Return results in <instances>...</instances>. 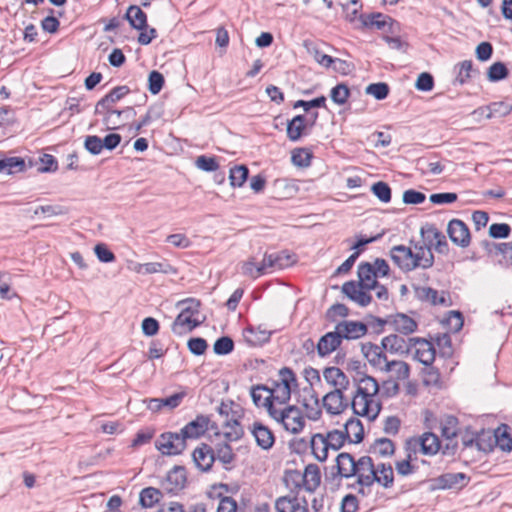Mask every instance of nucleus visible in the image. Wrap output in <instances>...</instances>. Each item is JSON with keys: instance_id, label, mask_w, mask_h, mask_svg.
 <instances>
[{"instance_id": "obj_1", "label": "nucleus", "mask_w": 512, "mask_h": 512, "mask_svg": "<svg viewBox=\"0 0 512 512\" xmlns=\"http://www.w3.org/2000/svg\"><path fill=\"white\" fill-rule=\"evenodd\" d=\"M356 391L351 400L354 414L375 420L382 408L379 394L390 398L398 394L399 385L394 381H385L381 388L375 378L365 373L358 372L353 378Z\"/></svg>"}, {"instance_id": "obj_2", "label": "nucleus", "mask_w": 512, "mask_h": 512, "mask_svg": "<svg viewBox=\"0 0 512 512\" xmlns=\"http://www.w3.org/2000/svg\"><path fill=\"white\" fill-rule=\"evenodd\" d=\"M390 258L403 272H410L417 268L428 269L434 263L431 248L425 243H414L413 247L396 245L390 249Z\"/></svg>"}, {"instance_id": "obj_3", "label": "nucleus", "mask_w": 512, "mask_h": 512, "mask_svg": "<svg viewBox=\"0 0 512 512\" xmlns=\"http://www.w3.org/2000/svg\"><path fill=\"white\" fill-rule=\"evenodd\" d=\"M180 313L171 325L172 332L177 336H183L192 332L200 326L203 319H200V302L194 299H187L181 303Z\"/></svg>"}, {"instance_id": "obj_4", "label": "nucleus", "mask_w": 512, "mask_h": 512, "mask_svg": "<svg viewBox=\"0 0 512 512\" xmlns=\"http://www.w3.org/2000/svg\"><path fill=\"white\" fill-rule=\"evenodd\" d=\"M269 416L291 434H299L305 427V417L295 405L269 407Z\"/></svg>"}, {"instance_id": "obj_5", "label": "nucleus", "mask_w": 512, "mask_h": 512, "mask_svg": "<svg viewBox=\"0 0 512 512\" xmlns=\"http://www.w3.org/2000/svg\"><path fill=\"white\" fill-rule=\"evenodd\" d=\"M278 375L279 379L273 382L272 387H268V394L277 406L288 405L292 390L297 386L296 375L288 367L281 368Z\"/></svg>"}, {"instance_id": "obj_6", "label": "nucleus", "mask_w": 512, "mask_h": 512, "mask_svg": "<svg viewBox=\"0 0 512 512\" xmlns=\"http://www.w3.org/2000/svg\"><path fill=\"white\" fill-rule=\"evenodd\" d=\"M356 469L357 473H355L354 477L357 478L358 494L366 496L370 492L371 486L375 483L376 465L370 456H362L357 460Z\"/></svg>"}, {"instance_id": "obj_7", "label": "nucleus", "mask_w": 512, "mask_h": 512, "mask_svg": "<svg viewBox=\"0 0 512 512\" xmlns=\"http://www.w3.org/2000/svg\"><path fill=\"white\" fill-rule=\"evenodd\" d=\"M290 480L293 482L295 488L303 486L306 491L314 492L320 485L321 476L319 467L315 464H309L306 466L303 474L298 471L290 472L287 482Z\"/></svg>"}, {"instance_id": "obj_8", "label": "nucleus", "mask_w": 512, "mask_h": 512, "mask_svg": "<svg viewBox=\"0 0 512 512\" xmlns=\"http://www.w3.org/2000/svg\"><path fill=\"white\" fill-rule=\"evenodd\" d=\"M414 339L415 337L391 333L382 338L381 345L385 351L403 357L410 354Z\"/></svg>"}, {"instance_id": "obj_9", "label": "nucleus", "mask_w": 512, "mask_h": 512, "mask_svg": "<svg viewBox=\"0 0 512 512\" xmlns=\"http://www.w3.org/2000/svg\"><path fill=\"white\" fill-rule=\"evenodd\" d=\"M407 449L416 453L420 451L424 455H435L440 449L438 436L431 432H425L421 436L412 437L406 442Z\"/></svg>"}, {"instance_id": "obj_10", "label": "nucleus", "mask_w": 512, "mask_h": 512, "mask_svg": "<svg viewBox=\"0 0 512 512\" xmlns=\"http://www.w3.org/2000/svg\"><path fill=\"white\" fill-rule=\"evenodd\" d=\"M156 447L163 455H178L186 448V440L181 432H165L157 439Z\"/></svg>"}, {"instance_id": "obj_11", "label": "nucleus", "mask_w": 512, "mask_h": 512, "mask_svg": "<svg viewBox=\"0 0 512 512\" xmlns=\"http://www.w3.org/2000/svg\"><path fill=\"white\" fill-rule=\"evenodd\" d=\"M359 20L364 27H375L378 30L390 33L394 32L393 27L395 25H399L393 18L380 12H373L367 15L362 14L359 16Z\"/></svg>"}, {"instance_id": "obj_12", "label": "nucleus", "mask_w": 512, "mask_h": 512, "mask_svg": "<svg viewBox=\"0 0 512 512\" xmlns=\"http://www.w3.org/2000/svg\"><path fill=\"white\" fill-rule=\"evenodd\" d=\"M192 460L201 472H209L215 462L214 449L206 443H201L194 449Z\"/></svg>"}, {"instance_id": "obj_13", "label": "nucleus", "mask_w": 512, "mask_h": 512, "mask_svg": "<svg viewBox=\"0 0 512 512\" xmlns=\"http://www.w3.org/2000/svg\"><path fill=\"white\" fill-rule=\"evenodd\" d=\"M413 348H415L413 359L420 362L424 366L433 364L436 356V351L433 344L420 337H415L413 341Z\"/></svg>"}, {"instance_id": "obj_14", "label": "nucleus", "mask_w": 512, "mask_h": 512, "mask_svg": "<svg viewBox=\"0 0 512 512\" xmlns=\"http://www.w3.org/2000/svg\"><path fill=\"white\" fill-rule=\"evenodd\" d=\"M345 391L331 390L323 397V406L327 413L337 415L342 413L351 401L344 396Z\"/></svg>"}, {"instance_id": "obj_15", "label": "nucleus", "mask_w": 512, "mask_h": 512, "mask_svg": "<svg viewBox=\"0 0 512 512\" xmlns=\"http://www.w3.org/2000/svg\"><path fill=\"white\" fill-rule=\"evenodd\" d=\"M447 233L450 240L457 246L465 248L470 244V231L467 225L459 219H452L448 223Z\"/></svg>"}, {"instance_id": "obj_16", "label": "nucleus", "mask_w": 512, "mask_h": 512, "mask_svg": "<svg viewBox=\"0 0 512 512\" xmlns=\"http://www.w3.org/2000/svg\"><path fill=\"white\" fill-rule=\"evenodd\" d=\"M335 329L341 340H355L367 333V326L363 322L344 320L336 324Z\"/></svg>"}, {"instance_id": "obj_17", "label": "nucleus", "mask_w": 512, "mask_h": 512, "mask_svg": "<svg viewBox=\"0 0 512 512\" xmlns=\"http://www.w3.org/2000/svg\"><path fill=\"white\" fill-rule=\"evenodd\" d=\"M415 296L420 301L428 302L432 305L449 306L450 297L445 291H437L431 287H415Z\"/></svg>"}, {"instance_id": "obj_18", "label": "nucleus", "mask_w": 512, "mask_h": 512, "mask_svg": "<svg viewBox=\"0 0 512 512\" xmlns=\"http://www.w3.org/2000/svg\"><path fill=\"white\" fill-rule=\"evenodd\" d=\"M368 291L369 290L362 288L355 281H348L342 285V293L361 307H366L372 300V297Z\"/></svg>"}, {"instance_id": "obj_19", "label": "nucleus", "mask_w": 512, "mask_h": 512, "mask_svg": "<svg viewBox=\"0 0 512 512\" xmlns=\"http://www.w3.org/2000/svg\"><path fill=\"white\" fill-rule=\"evenodd\" d=\"M250 432L256 444L263 450H269L275 443V436L272 430L261 422H254L250 426Z\"/></svg>"}, {"instance_id": "obj_20", "label": "nucleus", "mask_w": 512, "mask_h": 512, "mask_svg": "<svg viewBox=\"0 0 512 512\" xmlns=\"http://www.w3.org/2000/svg\"><path fill=\"white\" fill-rule=\"evenodd\" d=\"M325 382L333 389L338 391H346L350 386L348 376L338 367H327L323 371Z\"/></svg>"}, {"instance_id": "obj_21", "label": "nucleus", "mask_w": 512, "mask_h": 512, "mask_svg": "<svg viewBox=\"0 0 512 512\" xmlns=\"http://www.w3.org/2000/svg\"><path fill=\"white\" fill-rule=\"evenodd\" d=\"M210 417L207 415H198L194 420L187 423L181 433L186 439H197L204 435L209 429Z\"/></svg>"}, {"instance_id": "obj_22", "label": "nucleus", "mask_w": 512, "mask_h": 512, "mask_svg": "<svg viewBox=\"0 0 512 512\" xmlns=\"http://www.w3.org/2000/svg\"><path fill=\"white\" fill-rule=\"evenodd\" d=\"M362 352L367 361L375 368L384 371L388 365V359L386 354L383 352L382 345H376L373 343H367L362 346Z\"/></svg>"}, {"instance_id": "obj_23", "label": "nucleus", "mask_w": 512, "mask_h": 512, "mask_svg": "<svg viewBox=\"0 0 512 512\" xmlns=\"http://www.w3.org/2000/svg\"><path fill=\"white\" fill-rule=\"evenodd\" d=\"M186 480V469L183 466H174L168 472L163 488L169 493H176L184 488Z\"/></svg>"}, {"instance_id": "obj_24", "label": "nucleus", "mask_w": 512, "mask_h": 512, "mask_svg": "<svg viewBox=\"0 0 512 512\" xmlns=\"http://www.w3.org/2000/svg\"><path fill=\"white\" fill-rule=\"evenodd\" d=\"M341 343V336H339L336 329L334 331L327 332L317 343V353L320 357H326L334 352Z\"/></svg>"}, {"instance_id": "obj_25", "label": "nucleus", "mask_w": 512, "mask_h": 512, "mask_svg": "<svg viewBox=\"0 0 512 512\" xmlns=\"http://www.w3.org/2000/svg\"><path fill=\"white\" fill-rule=\"evenodd\" d=\"M275 509L277 512H309L305 498L302 503L297 497L282 496L276 499Z\"/></svg>"}, {"instance_id": "obj_26", "label": "nucleus", "mask_w": 512, "mask_h": 512, "mask_svg": "<svg viewBox=\"0 0 512 512\" xmlns=\"http://www.w3.org/2000/svg\"><path fill=\"white\" fill-rule=\"evenodd\" d=\"M357 461L349 453L343 452L336 457L337 475L341 478H351L357 473Z\"/></svg>"}, {"instance_id": "obj_27", "label": "nucleus", "mask_w": 512, "mask_h": 512, "mask_svg": "<svg viewBox=\"0 0 512 512\" xmlns=\"http://www.w3.org/2000/svg\"><path fill=\"white\" fill-rule=\"evenodd\" d=\"M385 323H389L396 333L406 336H409L417 329L416 321L405 314H397L391 320L385 321Z\"/></svg>"}, {"instance_id": "obj_28", "label": "nucleus", "mask_w": 512, "mask_h": 512, "mask_svg": "<svg viewBox=\"0 0 512 512\" xmlns=\"http://www.w3.org/2000/svg\"><path fill=\"white\" fill-rule=\"evenodd\" d=\"M358 278L359 284L362 288H366V290H372L377 285V276L372 269V264L369 262H362L358 265Z\"/></svg>"}, {"instance_id": "obj_29", "label": "nucleus", "mask_w": 512, "mask_h": 512, "mask_svg": "<svg viewBox=\"0 0 512 512\" xmlns=\"http://www.w3.org/2000/svg\"><path fill=\"white\" fill-rule=\"evenodd\" d=\"M487 119H491L494 117H505L512 112V105L507 102H493L487 106L480 107L475 109L472 114L476 113H485Z\"/></svg>"}, {"instance_id": "obj_30", "label": "nucleus", "mask_w": 512, "mask_h": 512, "mask_svg": "<svg viewBox=\"0 0 512 512\" xmlns=\"http://www.w3.org/2000/svg\"><path fill=\"white\" fill-rule=\"evenodd\" d=\"M344 434L350 443H360L364 437V429L359 419L351 417L344 425Z\"/></svg>"}, {"instance_id": "obj_31", "label": "nucleus", "mask_w": 512, "mask_h": 512, "mask_svg": "<svg viewBox=\"0 0 512 512\" xmlns=\"http://www.w3.org/2000/svg\"><path fill=\"white\" fill-rule=\"evenodd\" d=\"M251 398L257 407H264L269 414V407H276L268 394V387L265 385H256L251 388Z\"/></svg>"}, {"instance_id": "obj_32", "label": "nucleus", "mask_w": 512, "mask_h": 512, "mask_svg": "<svg viewBox=\"0 0 512 512\" xmlns=\"http://www.w3.org/2000/svg\"><path fill=\"white\" fill-rule=\"evenodd\" d=\"M129 93L127 86H117L113 88L107 95L100 99L95 108L96 113H101V109H107L110 104L116 103Z\"/></svg>"}, {"instance_id": "obj_33", "label": "nucleus", "mask_w": 512, "mask_h": 512, "mask_svg": "<svg viewBox=\"0 0 512 512\" xmlns=\"http://www.w3.org/2000/svg\"><path fill=\"white\" fill-rule=\"evenodd\" d=\"M137 273L141 274H154V273H163V274H176L177 270L170 265L167 261L163 262H148L144 264H139L137 269Z\"/></svg>"}, {"instance_id": "obj_34", "label": "nucleus", "mask_w": 512, "mask_h": 512, "mask_svg": "<svg viewBox=\"0 0 512 512\" xmlns=\"http://www.w3.org/2000/svg\"><path fill=\"white\" fill-rule=\"evenodd\" d=\"M215 460L222 463L225 470H231L232 464L235 461L236 455L233 452L231 445L228 443H218L214 449Z\"/></svg>"}, {"instance_id": "obj_35", "label": "nucleus", "mask_w": 512, "mask_h": 512, "mask_svg": "<svg viewBox=\"0 0 512 512\" xmlns=\"http://www.w3.org/2000/svg\"><path fill=\"white\" fill-rule=\"evenodd\" d=\"M375 483L385 489L391 488L394 483V472L390 464L379 463L375 469Z\"/></svg>"}, {"instance_id": "obj_36", "label": "nucleus", "mask_w": 512, "mask_h": 512, "mask_svg": "<svg viewBox=\"0 0 512 512\" xmlns=\"http://www.w3.org/2000/svg\"><path fill=\"white\" fill-rule=\"evenodd\" d=\"M129 24L137 30L147 29V15L136 5H131L125 15Z\"/></svg>"}, {"instance_id": "obj_37", "label": "nucleus", "mask_w": 512, "mask_h": 512, "mask_svg": "<svg viewBox=\"0 0 512 512\" xmlns=\"http://www.w3.org/2000/svg\"><path fill=\"white\" fill-rule=\"evenodd\" d=\"M306 117L304 115H296L287 123V137L290 141H298L306 128Z\"/></svg>"}, {"instance_id": "obj_38", "label": "nucleus", "mask_w": 512, "mask_h": 512, "mask_svg": "<svg viewBox=\"0 0 512 512\" xmlns=\"http://www.w3.org/2000/svg\"><path fill=\"white\" fill-rule=\"evenodd\" d=\"M310 446L314 457L318 461L324 462L327 459L329 447L323 434H314L311 438Z\"/></svg>"}, {"instance_id": "obj_39", "label": "nucleus", "mask_w": 512, "mask_h": 512, "mask_svg": "<svg viewBox=\"0 0 512 512\" xmlns=\"http://www.w3.org/2000/svg\"><path fill=\"white\" fill-rule=\"evenodd\" d=\"M271 333L265 329L249 327L244 331L247 343L252 346H260L270 340Z\"/></svg>"}, {"instance_id": "obj_40", "label": "nucleus", "mask_w": 512, "mask_h": 512, "mask_svg": "<svg viewBox=\"0 0 512 512\" xmlns=\"http://www.w3.org/2000/svg\"><path fill=\"white\" fill-rule=\"evenodd\" d=\"M482 244L489 253H499L503 256L506 264H512V242L495 243L484 241Z\"/></svg>"}, {"instance_id": "obj_41", "label": "nucleus", "mask_w": 512, "mask_h": 512, "mask_svg": "<svg viewBox=\"0 0 512 512\" xmlns=\"http://www.w3.org/2000/svg\"><path fill=\"white\" fill-rule=\"evenodd\" d=\"M492 432L495 446L499 447L502 451L509 452L512 450V438L508 433L507 425H502Z\"/></svg>"}, {"instance_id": "obj_42", "label": "nucleus", "mask_w": 512, "mask_h": 512, "mask_svg": "<svg viewBox=\"0 0 512 512\" xmlns=\"http://www.w3.org/2000/svg\"><path fill=\"white\" fill-rule=\"evenodd\" d=\"M467 476L464 473H446L440 476L439 482L443 488L462 487L467 483Z\"/></svg>"}, {"instance_id": "obj_43", "label": "nucleus", "mask_w": 512, "mask_h": 512, "mask_svg": "<svg viewBox=\"0 0 512 512\" xmlns=\"http://www.w3.org/2000/svg\"><path fill=\"white\" fill-rule=\"evenodd\" d=\"M373 454L381 457H387L393 455L395 451L394 443L388 438L376 439L370 448Z\"/></svg>"}, {"instance_id": "obj_44", "label": "nucleus", "mask_w": 512, "mask_h": 512, "mask_svg": "<svg viewBox=\"0 0 512 512\" xmlns=\"http://www.w3.org/2000/svg\"><path fill=\"white\" fill-rule=\"evenodd\" d=\"M241 273L244 276L256 279L263 275L260 263L256 262L255 257H250L248 260L239 263Z\"/></svg>"}, {"instance_id": "obj_45", "label": "nucleus", "mask_w": 512, "mask_h": 512, "mask_svg": "<svg viewBox=\"0 0 512 512\" xmlns=\"http://www.w3.org/2000/svg\"><path fill=\"white\" fill-rule=\"evenodd\" d=\"M313 155L309 149L296 148L292 151L291 161L294 166L300 168H307L311 164Z\"/></svg>"}, {"instance_id": "obj_46", "label": "nucleus", "mask_w": 512, "mask_h": 512, "mask_svg": "<svg viewBox=\"0 0 512 512\" xmlns=\"http://www.w3.org/2000/svg\"><path fill=\"white\" fill-rule=\"evenodd\" d=\"M160 497H161V492L160 490L156 489V488H153V487H147V488H144L141 492H140V497H139V501H140V504L145 507V508H151L153 507L156 503L159 502L160 500Z\"/></svg>"}, {"instance_id": "obj_47", "label": "nucleus", "mask_w": 512, "mask_h": 512, "mask_svg": "<svg viewBox=\"0 0 512 512\" xmlns=\"http://www.w3.org/2000/svg\"><path fill=\"white\" fill-rule=\"evenodd\" d=\"M107 112H106V115L104 117V123L105 125L107 126V129L109 130H113V129H117L118 127H120L122 125V121H121V116L123 113H126V112H134L133 108H127V110H112V109H109V107L106 109Z\"/></svg>"}, {"instance_id": "obj_48", "label": "nucleus", "mask_w": 512, "mask_h": 512, "mask_svg": "<svg viewBox=\"0 0 512 512\" xmlns=\"http://www.w3.org/2000/svg\"><path fill=\"white\" fill-rule=\"evenodd\" d=\"M384 372H394L399 380H405L410 376V367L404 361L392 360L388 362Z\"/></svg>"}, {"instance_id": "obj_49", "label": "nucleus", "mask_w": 512, "mask_h": 512, "mask_svg": "<svg viewBox=\"0 0 512 512\" xmlns=\"http://www.w3.org/2000/svg\"><path fill=\"white\" fill-rule=\"evenodd\" d=\"M249 170L245 165L234 166L230 169L229 179L233 187H241L247 180Z\"/></svg>"}, {"instance_id": "obj_50", "label": "nucleus", "mask_w": 512, "mask_h": 512, "mask_svg": "<svg viewBox=\"0 0 512 512\" xmlns=\"http://www.w3.org/2000/svg\"><path fill=\"white\" fill-rule=\"evenodd\" d=\"M509 71L503 62L493 63L487 70V78L490 82H498L508 77Z\"/></svg>"}, {"instance_id": "obj_51", "label": "nucleus", "mask_w": 512, "mask_h": 512, "mask_svg": "<svg viewBox=\"0 0 512 512\" xmlns=\"http://www.w3.org/2000/svg\"><path fill=\"white\" fill-rule=\"evenodd\" d=\"M476 447L479 451H483L485 453L491 452L495 447L493 432L488 430L482 431L481 433L477 434Z\"/></svg>"}, {"instance_id": "obj_52", "label": "nucleus", "mask_w": 512, "mask_h": 512, "mask_svg": "<svg viewBox=\"0 0 512 512\" xmlns=\"http://www.w3.org/2000/svg\"><path fill=\"white\" fill-rule=\"evenodd\" d=\"M307 52L313 57V59L325 68H329L333 63V57L323 53L319 48L314 45L305 43Z\"/></svg>"}, {"instance_id": "obj_53", "label": "nucleus", "mask_w": 512, "mask_h": 512, "mask_svg": "<svg viewBox=\"0 0 512 512\" xmlns=\"http://www.w3.org/2000/svg\"><path fill=\"white\" fill-rule=\"evenodd\" d=\"M324 438L328 444L329 449L334 451L339 450L347 440L343 431L332 430L324 435Z\"/></svg>"}, {"instance_id": "obj_54", "label": "nucleus", "mask_w": 512, "mask_h": 512, "mask_svg": "<svg viewBox=\"0 0 512 512\" xmlns=\"http://www.w3.org/2000/svg\"><path fill=\"white\" fill-rule=\"evenodd\" d=\"M350 96V90L346 84L340 83L332 88L330 97L331 100L338 105H343L347 102Z\"/></svg>"}, {"instance_id": "obj_55", "label": "nucleus", "mask_w": 512, "mask_h": 512, "mask_svg": "<svg viewBox=\"0 0 512 512\" xmlns=\"http://www.w3.org/2000/svg\"><path fill=\"white\" fill-rule=\"evenodd\" d=\"M458 73L455 78V82L463 85L466 83L471 77L473 72V64L471 60H464L457 65Z\"/></svg>"}, {"instance_id": "obj_56", "label": "nucleus", "mask_w": 512, "mask_h": 512, "mask_svg": "<svg viewBox=\"0 0 512 512\" xmlns=\"http://www.w3.org/2000/svg\"><path fill=\"white\" fill-rule=\"evenodd\" d=\"M373 194L383 203H388L391 200V188L386 182L378 181L371 187Z\"/></svg>"}, {"instance_id": "obj_57", "label": "nucleus", "mask_w": 512, "mask_h": 512, "mask_svg": "<svg viewBox=\"0 0 512 512\" xmlns=\"http://www.w3.org/2000/svg\"><path fill=\"white\" fill-rule=\"evenodd\" d=\"M365 92L377 100H383L389 94V86L384 82L372 83L366 87Z\"/></svg>"}, {"instance_id": "obj_58", "label": "nucleus", "mask_w": 512, "mask_h": 512, "mask_svg": "<svg viewBox=\"0 0 512 512\" xmlns=\"http://www.w3.org/2000/svg\"><path fill=\"white\" fill-rule=\"evenodd\" d=\"M233 349L234 342L228 336L218 338L213 345L214 353L217 355H227L231 353Z\"/></svg>"}, {"instance_id": "obj_59", "label": "nucleus", "mask_w": 512, "mask_h": 512, "mask_svg": "<svg viewBox=\"0 0 512 512\" xmlns=\"http://www.w3.org/2000/svg\"><path fill=\"white\" fill-rule=\"evenodd\" d=\"M441 432L442 436L447 439H452L457 435L458 420L454 416H446L442 422Z\"/></svg>"}, {"instance_id": "obj_60", "label": "nucleus", "mask_w": 512, "mask_h": 512, "mask_svg": "<svg viewBox=\"0 0 512 512\" xmlns=\"http://www.w3.org/2000/svg\"><path fill=\"white\" fill-rule=\"evenodd\" d=\"M164 85V77L163 75L156 71V70H153L149 73V76H148V89L149 91L153 94V95H156L158 94L162 87Z\"/></svg>"}, {"instance_id": "obj_61", "label": "nucleus", "mask_w": 512, "mask_h": 512, "mask_svg": "<svg viewBox=\"0 0 512 512\" xmlns=\"http://www.w3.org/2000/svg\"><path fill=\"white\" fill-rule=\"evenodd\" d=\"M195 165L198 169L206 172L216 171L219 168L215 157H207L205 155L198 156Z\"/></svg>"}, {"instance_id": "obj_62", "label": "nucleus", "mask_w": 512, "mask_h": 512, "mask_svg": "<svg viewBox=\"0 0 512 512\" xmlns=\"http://www.w3.org/2000/svg\"><path fill=\"white\" fill-rule=\"evenodd\" d=\"M85 149L92 155H99L102 150V139L96 135H89L84 140Z\"/></svg>"}, {"instance_id": "obj_63", "label": "nucleus", "mask_w": 512, "mask_h": 512, "mask_svg": "<svg viewBox=\"0 0 512 512\" xmlns=\"http://www.w3.org/2000/svg\"><path fill=\"white\" fill-rule=\"evenodd\" d=\"M187 346L189 351L197 356L204 354L208 347L206 340L200 337L189 339Z\"/></svg>"}, {"instance_id": "obj_64", "label": "nucleus", "mask_w": 512, "mask_h": 512, "mask_svg": "<svg viewBox=\"0 0 512 512\" xmlns=\"http://www.w3.org/2000/svg\"><path fill=\"white\" fill-rule=\"evenodd\" d=\"M415 87L419 91H431L434 87L433 76L427 72L421 73L416 80Z\"/></svg>"}]
</instances>
